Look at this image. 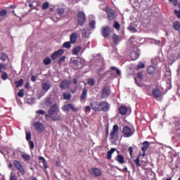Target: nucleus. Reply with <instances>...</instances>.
<instances>
[{"label": "nucleus", "instance_id": "1", "mask_svg": "<svg viewBox=\"0 0 180 180\" xmlns=\"http://www.w3.org/2000/svg\"><path fill=\"white\" fill-rule=\"evenodd\" d=\"M90 107L95 112H108L110 110V105L107 101H94L90 103Z\"/></svg>", "mask_w": 180, "mask_h": 180}, {"label": "nucleus", "instance_id": "2", "mask_svg": "<svg viewBox=\"0 0 180 180\" xmlns=\"http://www.w3.org/2000/svg\"><path fill=\"white\" fill-rule=\"evenodd\" d=\"M136 130L134 128L131 127L128 125L124 126L122 130V134L124 138H130L134 135Z\"/></svg>", "mask_w": 180, "mask_h": 180}, {"label": "nucleus", "instance_id": "3", "mask_svg": "<svg viewBox=\"0 0 180 180\" xmlns=\"http://www.w3.org/2000/svg\"><path fill=\"white\" fill-rule=\"evenodd\" d=\"M119 126L118 124H114L110 134V141L112 144H115L117 142L115 137H118Z\"/></svg>", "mask_w": 180, "mask_h": 180}, {"label": "nucleus", "instance_id": "4", "mask_svg": "<svg viewBox=\"0 0 180 180\" xmlns=\"http://www.w3.org/2000/svg\"><path fill=\"white\" fill-rule=\"evenodd\" d=\"M111 94L110 86L105 84L101 91V97L102 99L108 98Z\"/></svg>", "mask_w": 180, "mask_h": 180}, {"label": "nucleus", "instance_id": "5", "mask_svg": "<svg viewBox=\"0 0 180 180\" xmlns=\"http://www.w3.org/2000/svg\"><path fill=\"white\" fill-rule=\"evenodd\" d=\"M86 20V17L85 13L84 11H79V13H77V22L79 23V25L83 26Z\"/></svg>", "mask_w": 180, "mask_h": 180}, {"label": "nucleus", "instance_id": "6", "mask_svg": "<svg viewBox=\"0 0 180 180\" xmlns=\"http://www.w3.org/2000/svg\"><path fill=\"white\" fill-rule=\"evenodd\" d=\"M63 111L64 112H70V110L77 112L78 111V108L75 107L73 103H68L63 105L62 108Z\"/></svg>", "mask_w": 180, "mask_h": 180}, {"label": "nucleus", "instance_id": "7", "mask_svg": "<svg viewBox=\"0 0 180 180\" xmlns=\"http://www.w3.org/2000/svg\"><path fill=\"white\" fill-rule=\"evenodd\" d=\"M105 11L108 15V19L109 21H112L115 18V11L112 10V8H110L109 6H106L105 8Z\"/></svg>", "mask_w": 180, "mask_h": 180}, {"label": "nucleus", "instance_id": "8", "mask_svg": "<svg viewBox=\"0 0 180 180\" xmlns=\"http://www.w3.org/2000/svg\"><path fill=\"white\" fill-rule=\"evenodd\" d=\"M60 112L58 105L57 103H54L53 105H51V107L50 108V109L48 111L49 115H59L58 114V112Z\"/></svg>", "mask_w": 180, "mask_h": 180}, {"label": "nucleus", "instance_id": "9", "mask_svg": "<svg viewBox=\"0 0 180 180\" xmlns=\"http://www.w3.org/2000/svg\"><path fill=\"white\" fill-rule=\"evenodd\" d=\"M14 167L19 170L20 173L22 175H24L25 174V171L24 169L23 166L21 165V163L17 160H14L13 162Z\"/></svg>", "mask_w": 180, "mask_h": 180}, {"label": "nucleus", "instance_id": "10", "mask_svg": "<svg viewBox=\"0 0 180 180\" xmlns=\"http://www.w3.org/2000/svg\"><path fill=\"white\" fill-rule=\"evenodd\" d=\"M101 35L103 37L108 38L110 36L111 30L109 26H105L101 29Z\"/></svg>", "mask_w": 180, "mask_h": 180}, {"label": "nucleus", "instance_id": "11", "mask_svg": "<svg viewBox=\"0 0 180 180\" xmlns=\"http://www.w3.org/2000/svg\"><path fill=\"white\" fill-rule=\"evenodd\" d=\"M49 118H51V120H52L53 121H55V122H56V121H61V120H62V117H61L60 115H50V114H49V115H48V114H46V115H45V119H46V120H49Z\"/></svg>", "mask_w": 180, "mask_h": 180}, {"label": "nucleus", "instance_id": "12", "mask_svg": "<svg viewBox=\"0 0 180 180\" xmlns=\"http://www.w3.org/2000/svg\"><path fill=\"white\" fill-rule=\"evenodd\" d=\"M70 85V81L68 79H64L61 82L60 84V88L62 91H65L66 89H69Z\"/></svg>", "mask_w": 180, "mask_h": 180}, {"label": "nucleus", "instance_id": "13", "mask_svg": "<svg viewBox=\"0 0 180 180\" xmlns=\"http://www.w3.org/2000/svg\"><path fill=\"white\" fill-rule=\"evenodd\" d=\"M34 129L39 132H43L45 130V127L40 122H35L33 124Z\"/></svg>", "mask_w": 180, "mask_h": 180}, {"label": "nucleus", "instance_id": "14", "mask_svg": "<svg viewBox=\"0 0 180 180\" xmlns=\"http://www.w3.org/2000/svg\"><path fill=\"white\" fill-rule=\"evenodd\" d=\"M137 78L140 80L139 82L137 80V79L134 78V81L136 84V85L139 87H142L143 84H141V81H143V78H144V75H143V72H139L137 73Z\"/></svg>", "mask_w": 180, "mask_h": 180}, {"label": "nucleus", "instance_id": "15", "mask_svg": "<svg viewBox=\"0 0 180 180\" xmlns=\"http://www.w3.org/2000/svg\"><path fill=\"white\" fill-rule=\"evenodd\" d=\"M65 53V51L63 49H59L57 51H55L51 56V58L52 60H56L58 58L62 56Z\"/></svg>", "mask_w": 180, "mask_h": 180}, {"label": "nucleus", "instance_id": "16", "mask_svg": "<svg viewBox=\"0 0 180 180\" xmlns=\"http://www.w3.org/2000/svg\"><path fill=\"white\" fill-rule=\"evenodd\" d=\"M88 95V89L84 87L82 89V94L80 95V102L84 103L86 99L87 98Z\"/></svg>", "mask_w": 180, "mask_h": 180}, {"label": "nucleus", "instance_id": "17", "mask_svg": "<svg viewBox=\"0 0 180 180\" xmlns=\"http://www.w3.org/2000/svg\"><path fill=\"white\" fill-rule=\"evenodd\" d=\"M89 173L95 176H101L102 175L101 170L98 168H91L89 171Z\"/></svg>", "mask_w": 180, "mask_h": 180}, {"label": "nucleus", "instance_id": "18", "mask_svg": "<svg viewBox=\"0 0 180 180\" xmlns=\"http://www.w3.org/2000/svg\"><path fill=\"white\" fill-rule=\"evenodd\" d=\"M129 108L124 105H122L118 108L119 113L121 115H126L128 112Z\"/></svg>", "mask_w": 180, "mask_h": 180}, {"label": "nucleus", "instance_id": "19", "mask_svg": "<svg viewBox=\"0 0 180 180\" xmlns=\"http://www.w3.org/2000/svg\"><path fill=\"white\" fill-rule=\"evenodd\" d=\"M152 94L154 98L158 99L162 96V92L159 89H153Z\"/></svg>", "mask_w": 180, "mask_h": 180}, {"label": "nucleus", "instance_id": "20", "mask_svg": "<svg viewBox=\"0 0 180 180\" xmlns=\"http://www.w3.org/2000/svg\"><path fill=\"white\" fill-rule=\"evenodd\" d=\"M41 87L44 91L48 92L49 90L51 88V84L49 82H43L41 84Z\"/></svg>", "mask_w": 180, "mask_h": 180}, {"label": "nucleus", "instance_id": "21", "mask_svg": "<svg viewBox=\"0 0 180 180\" xmlns=\"http://www.w3.org/2000/svg\"><path fill=\"white\" fill-rule=\"evenodd\" d=\"M77 39H78L77 33L75 32V33H72V34H70V43L74 44L77 42Z\"/></svg>", "mask_w": 180, "mask_h": 180}, {"label": "nucleus", "instance_id": "22", "mask_svg": "<svg viewBox=\"0 0 180 180\" xmlns=\"http://www.w3.org/2000/svg\"><path fill=\"white\" fill-rule=\"evenodd\" d=\"M140 56V53H139V50L136 49V51H134L131 53V58L132 60H136Z\"/></svg>", "mask_w": 180, "mask_h": 180}, {"label": "nucleus", "instance_id": "23", "mask_svg": "<svg viewBox=\"0 0 180 180\" xmlns=\"http://www.w3.org/2000/svg\"><path fill=\"white\" fill-rule=\"evenodd\" d=\"M115 160L117 161L120 164L123 165L125 163V160L123 155H117L115 158Z\"/></svg>", "mask_w": 180, "mask_h": 180}, {"label": "nucleus", "instance_id": "24", "mask_svg": "<svg viewBox=\"0 0 180 180\" xmlns=\"http://www.w3.org/2000/svg\"><path fill=\"white\" fill-rule=\"evenodd\" d=\"M120 41V38L118 35H117L116 34H112V42L113 44H115V46L119 44Z\"/></svg>", "mask_w": 180, "mask_h": 180}, {"label": "nucleus", "instance_id": "25", "mask_svg": "<svg viewBox=\"0 0 180 180\" xmlns=\"http://www.w3.org/2000/svg\"><path fill=\"white\" fill-rule=\"evenodd\" d=\"M46 106L49 107L52 105L53 101L51 96H47L45 99L44 102Z\"/></svg>", "mask_w": 180, "mask_h": 180}, {"label": "nucleus", "instance_id": "26", "mask_svg": "<svg viewBox=\"0 0 180 180\" xmlns=\"http://www.w3.org/2000/svg\"><path fill=\"white\" fill-rule=\"evenodd\" d=\"M147 72L149 75H153V74H155V68L152 65L149 66L147 68Z\"/></svg>", "mask_w": 180, "mask_h": 180}, {"label": "nucleus", "instance_id": "27", "mask_svg": "<svg viewBox=\"0 0 180 180\" xmlns=\"http://www.w3.org/2000/svg\"><path fill=\"white\" fill-rule=\"evenodd\" d=\"M173 28L174 30L178 31L180 35V22L176 21L173 23Z\"/></svg>", "mask_w": 180, "mask_h": 180}, {"label": "nucleus", "instance_id": "28", "mask_svg": "<svg viewBox=\"0 0 180 180\" xmlns=\"http://www.w3.org/2000/svg\"><path fill=\"white\" fill-rule=\"evenodd\" d=\"M117 150L115 148H111L110 151L107 152V159L111 160L112 154Z\"/></svg>", "mask_w": 180, "mask_h": 180}, {"label": "nucleus", "instance_id": "29", "mask_svg": "<svg viewBox=\"0 0 180 180\" xmlns=\"http://www.w3.org/2000/svg\"><path fill=\"white\" fill-rule=\"evenodd\" d=\"M142 145L143 146L141 148V150L143 152H146L149 147V142H148L147 141H145L144 142H143Z\"/></svg>", "mask_w": 180, "mask_h": 180}, {"label": "nucleus", "instance_id": "30", "mask_svg": "<svg viewBox=\"0 0 180 180\" xmlns=\"http://www.w3.org/2000/svg\"><path fill=\"white\" fill-rule=\"evenodd\" d=\"M70 63H73V65L77 66V68L79 67V61L78 58H70Z\"/></svg>", "mask_w": 180, "mask_h": 180}, {"label": "nucleus", "instance_id": "31", "mask_svg": "<svg viewBox=\"0 0 180 180\" xmlns=\"http://www.w3.org/2000/svg\"><path fill=\"white\" fill-rule=\"evenodd\" d=\"M81 50H82L81 46L75 47V48H73V50L72 51V53L74 55L77 56L80 52Z\"/></svg>", "mask_w": 180, "mask_h": 180}, {"label": "nucleus", "instance_id": "32", "mask_svg": "<svg viewBox=\"0 0 180 180\" xmlns=\"http://www.w3.org/2000/svg\"><path fill=\"white\" fill-rule=\"evenodd\" d=\"M63 98L65 101H70L72 98V95L70 93H63Z\"/></svg>", "mask_w": 180, "mask_h": 180}, {"label": "nucleus", "instance_id": "33", "mask_svg": "<svg viewBox=\"0 0 180 180\" xmlns=\"http://www.w3.org/2000/svg\"><path fill=\"white\" fill-rule=\"evenodd\" d=\"M22 84H23L22 79H20V80L15 82V85L16 88H20V86H22Z\"/></svg>", "mask_w": 180, "mask_h": 180}, {"label": "nucleus", "instance_id": "34", "mask_svg": "<svg viewBox=\"0 0 180 180\" xmlns=\"http://www.w3.org/2000/svg\"><path fill=\"white\" fill-rule=\"evenodd\" d=\"M87 84L88 85H89L90 86H95V80L94 79L90 78L87 79Z\"/></svg>", "mask_w": 180, "mask_h": 180}, {"label": "nucleus", "instance_id": "35", "mask_svg": "<svg viewBox=\"0 0 180 180\" xmlns=\"http://www.w3.org/2000/svg\"><path fill=\"white\" fill-rule=\"evenodd\" d=\"M8 56L6 54H5V53H0V59L3 61H5L6 60H8Z\"/></svg>", "mask_w": 180, "mask_h": 180}, {"label": "nucleus", "instance_id": "36", "mask_svg": "<svg viewBox=\"0 0 180 180\" xmlns=\"http://www.w3.org/2000/svg\"><path fill=\"white\" fill-rule=\"evenodd\" d=\"M145 68V65L143 64V62H139L136 66V70H139L140 69H143Z\"/></svg>", "mask_w": 180, "mask_h": 180}, {"label": "nucleus", "instance_id": "37", "mask_svg": "<svg viewBox=\"0 0 180 180\" xmlns=\"http://www.w3.org/2000/svg\"><path fill=\"white\" fill-rule=\"evenodd\" d=\"M134 163L137 167H141V165L140 164V155H139L134 160Z\"/></svg>", "mask_w": 180, "mask_h": 180}, {"label": "nucleus", "instance_id": "38", "mask_svg": "<svg viewBox=\"0 0 180 180\" xmlns=\"http://www.w3.org/2000/svg\"><path fill=\"white\" fill-rule=\"evenodd\" d=\"M113 27L118 31L120 30L121 25L117 21H116L113 25Z\"/></svg>", "mask_w": 180, "mask_h": 180}, {"label": "nucleus", "instance_id": "39", "mask_svg": "<svg viewBox=\"0 0 180 180\" xmlns=\"http://www.w3.org/2000/svg\"><path fill=\"white\" fill-rule=\"evenodd\" d=\"M110 70H116V74L117 75H121V70H119L117 68L115 67V66H112V67H110Z\"/></svg>", "mask_w": 180, "mask_h": 180}, {"label": "nucleus", "instance_id": "40", "mask_svg": "<svg viewBox=\"0 0 180 180\" xmlns=\"http://www.w3.org/2000/svg\"><path fill=\"white\" fill-rule=\"evenodd\" d=\"M71 41H67L63 44V47L70 49L71 48Z\"/></svg>", "mask_w": 180, "mask_h": 180}, {"label": "nucleus", "instance_id": "41", "mask_svg": "<svg viewBox=\"0 0 180 180\" xmlns=\"http://www.w3.org/2000/svg\"><path fill=\"white\" fill-rule=\"evenodd\" d=\"M44 63L46 65H48L49 64L51 63V60L50 58L47 57L44 60Z\"/></svg>", "mask_w": 180, "mask_h": 180}, {"label": "nucleus", "instance_id": "42", "mask_svg": "<svg viewBox=\"0 0 180 180\" xmlns=\"http://www.w3.org/2000/svg\"><path fill=\"white\" fill-rule=\"evenodd\" d=\"M65 59H66V56H61V57L59 58V60H58V64H59L60 65H61L62 63H63V62H64V61L65 60Z\"/></svg>", "mask_w": 180, "mask_h": 180}, {"label": "nucleus", "instance_id": "43", "mask_svg": "<svg viewBox=\"0 0 180 180\" xmlns=\"http://www.w3.org/2000/svg\"><path fill=\"white\" fill-rule=\"evenodd\" d=\"M8 78V73L4 72L1 74V79H3V81H6V79Z\"/></svg>", "mask_w": 180, "mask_h": 180}, {"label": "nucleus", "instance_id": "44", "mask_svg": "<svg viewBox=\"0 0 180 180\" xmlns=\"http://www.w3.org/2000/svg\"><path fill=\"white\" fill-rule=\"evenodd\" d=\"M22 158L25 160V161H28L30 160V156L27 155V154H25V155H22Z\"/></svg>", "mask_w": 180, "mask_h": 180}, {"label": "nucleus", "instance_id": "45", "mask_svg": "<svg viewBox=\"0 0 180 180\" xmlns=\"http://www.w3.org/2000/svg\"><path fill=\"white\" fill-rule=\"evenodd\" d=\"M8 14L7 10H1L0 11V17H4Z\"/></svg>", "mask_w": 180, "mask_h": 180}, {"label": "nucleus", "instance_id": "46", "mask_svg": "<svg viewBox=\"0 0 180 180\" xmlns=\"http://www.w3.org/2000/svg\"><path fill=\"white\" fill-rule=\"evenodd\" d=\"M89 27L94 29L96 27V22L94 20L91 21L89 23Z\"/></svg>", "mask_w": 180, "mask_h": 180}, {"label": "nucleus", "instance_id": "47", "mask_svg": "<svg viewBox=\"0 0 180 180\" xmlns=\"http://www.w3.org/2000/svg\"><path fill=\"white\" fill-rule=\"evenodd\" d=\"M34 99L33 98H29L27 100V103L28 105H32L34 104Z\"/></svg>", "mask_w": 180, "mask_h": 180}, {"label": "nucleus", "instance_id": "48", "mask_svg": "<svg viewBox=\"0 0 180 180\" xmlns=\"http://www.w3.org/2000/svg\"><path fill=\"white\" fill-rule=\"evenodd\" d=\"M24 95H25V93L23 89L20 90V91L18 93V96L20 98H23Z\"/></svg>", "mask_w": 180, "mask_h": 180}, {"label": "nucleus", "instance_id": "49", "mask_svg": "<svg viewBox=\"0 0 180 180\" xmlns=\"http://www.w3.org/2000/svg\"><path fill=\"white\" fill-rule=\"evenodd\" d=\"M49 2H44L42 5V9L43 10H46L49 8Z\"/></svg>", "mask_w": 180, "mask_h": 180}, {"label": "nucleus", "instance_id": "50", "mask_svg": "<svg viewBox=\"0 0 180 180\" xmlns=\"http://www.w3.org/2000/svg\"><path fill=\"white\" fill-rule=\"evenodd\" d=\"M39 160H40V161H42V162H43V165H44V167H46V168H47L48 167H46V160L43 158V157H39Z\"/></svg>", "mask_w": 180, "mask_h": 180}, {"label": "nucleus", "instance_id": "51", "mask_svg": "<svg viewBox=\"0 0 180 180\" xmlns=\"http://www.w3.org/2000/svg\"><path fill=\"white\" fill-rule=\"evenodd\" d=\"M175 15L178 19H180V10H174V11Z\"/></svg>", "mask_w": 180, "mask_h": 180}, {"label": "nucleus", "instance_id": "52", "mask_svg": "<svg viewBox=\"0 0 180 180\" xmlns=\"http://www.w3.org/2000/svg\"><path fill=\"white\" fill-rule=\"evenodd\" d=\"M26 140L27 141L31 140V133H30V131L26 132Z\"/></svg>", "mask_w": 180, "mask_h": 180}, {"label": "nucleus", "instance_id": "53", "mask_svg": "<svg viewBox=\"0 0 180 180\" xmlns=\"http://www.w3.org/2000/svg\"><path fill=\"white\" fill-rule=\"evenodd\" d=\"M6 68V65L4 63H0V72H1L2 70H5Z\"/></svg>", "mask_w": 180, "mask_h": 180}, {"label": "nucleus", "instance_id": "54", "mask_svg": "<svg viewBox=\"0 0 180 180\" xmlns=\"http://www.w3.org/2000/svg\"><path fill=\"white\" fill-rule=\"evenodd\" d=\"M36 113L38 115H44L46 114L45 111L43 110H37Z\"/></svg>", "mask_w": 180, "mask_h": 180}, {"label": "nucleus", "instance_id": "55", "mask_svg": "<svg viewBox=\"0 0 180 180\" xmlns=\"http://www.w3.org/2000/svg\"><path fill=\"white\" fill-rule=\"evenodd\" d=\"M82 37H87V32H86V29H82Z\"/></svg>", "mask_w": 180, "mask_h": 180}, {"label": "nucleus", "instance_id": "56", "mask_svg": "<svg viewBox=\"0 0 180 180\" xmlns=\"http://www.w3.org/2000/svg\"><path fill=\"white\" fill-rule=\"evenodd\" d=\"M170 3L174 4V6H176L178 5V1L177 0H169Z\"/></svg>", "mask_w": 180, "mask_h": 180}, {"label": "nucleus", "instance_id": "57", "mask_svg": "<svg viewBox=\"0 0 180 180\" xmlns=\"http://www.w3.org/2000/svg\"><path fill=\"white\" fill-rule=\"evenodd\" d=\"M30 148L31 150H33L34 148V142L32 141H30L29 142Z\"/></svg>", "mask_w": 180, "mask_h": 180}, {"label": "nucleus", "instance_id": "58", "mask_svg": "<svg viewBox=\"0 0 180 180\" xmlns=\"http://www.w3.org/2000/svg\"><path fill=\"white\" fill-rule=\"evenodd\" d=\"M129 30L131 32H137V30H136V28L134 27L131 26V25L129 27Z\"/></svg>", "mask_w": 180, "mask_h": 180}, {"label": "nucleus", "instance_id": "59", "mask_svg": "<svg viewBox=\"0 0 180 180\" xmlns=\"http://www.w3.org/2000/svg\"><path fill=\"white\" fill-rule=\"evenodd\" d=\"M129 152L131 157L133 156V146H129Z\"/></svg>", "mask_w": 180, "mask_h": 180}, {"label": "nucleus", "instance_id": "60", "mask_svg": "<svg viewBox=\"0 0 180 180\" xmlns=\"http://www.w3.org/2000/svg\"><path fill=\"white\" fill-rule=\"evenodd\" d=\"M84 109L86 110V112H91V108L89 105L85 106Z\"/></svg>", "mask_w": 180, "mask_h": 180}, {"label": "nucleus", "instance_id": "61", "mask_svg": "<svg viewBox=\"0 0 180 180\" xmlns=\"http://www.w3.org/2000/svg\"><path fill=\"white\" fill-rule=\"evenodd\" d=\"M10 180H18L16 175H12L10 176Z\"/></svg>", "mask_w": 180, "mask_h": 180}, {"label": "nucleus", "instance_id": "62", "mask_svg": "<svg viewBox=\"0 0 180 180\" xmlns=\"http://www.w3.org/2000/svg\"><path fill=\"white\" fill-rule=\"evenodd\" d=\"M31 81H32V82H35V81H37V77L32 75V76L31 77Z\"/></svg>", "mask_w": 180, "mask_h": 180}, {"label": "nucleus", "instance_id": "63", "mask_svg": "<svg viewBox=\"0 0 180 180\" xmlns=\"http://www.w3.org/2000/svg\"><path fill=\"white\" fill-rule=\"evenodd\" d=\"M9 8L11 9H15V8H16V5L11 4V5L9 6Z\"/></svg>", "mask_w": 180, "mask_h": 180}, {"label": "nucleus", "instance_id": "64", "mask_svg": "<svg viewBox=\"0 0 180 180\" xmlns=\"http://www.w3.org/2000/svg\"><path fill=\"white\" fill-rule=\"evenodd\" d=\"M73 84H75V85H77L78 84L77 79H73Z\"/></svg>", "mask_w": 180, "mask_h": 180}]
</instances>
